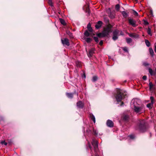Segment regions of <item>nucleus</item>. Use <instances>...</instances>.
I'll return each mask as SVG.
<instances>
[{
	"mask_svg": "<svg viewBox=\"0 0 156 156\" xmlns=\"http://www.w3.org/2000/svg\"><path fill=\"white\" fill-rule=\"evenodd\" d=\"M133 110L136 113L141 114L144 112L145 108L144 105L138 104L136 101L133 103Z\"/></svg>",
	"mask_w": 156,
	"mask_h": 156,
	"instance_id": "nucleus-1",
	"label": "nucleus"
},
{
	"mask_svg": "<svg viewBox=\"0 0 156 156\" xmlns=\"http://www.w3.org/2000/svg\"><path fill=\"white\" fill-rule=\"evenodd\" d=\"M145 123L144 120H142L139 122V125L135 127V129L141 132H143L146 130Z\"/></svg>",
	"mask_w": 156,
	"mask_h": 156,
	"instance_id": "nucleus-2",
	"label": "nucleus"
},
{
	"mask_svg": "<svg viewBox=\"0 0 156 156\" xmlns=\"http://www.w3.org/2000/svg\"><path fill=\"white\" fill-rule=\"evenodd\" d=\"M112 32V28L107 27L105 28L101 33L97 34V36L99 37H104L109 35V33Z\"/></svg>",
	"mask_w": 156,
	"mask_h": 156,
	"instance_id": "nucleus-3",
	"label": "nucleus"
},
{
	"mask_svg": "<svg viewBox=\"0 0 156 156\" xmlns=\"http://www.w3.org/2000/svg\"><path fill=\"white\" fill-rule=\"evenodd\" d=\"M124 95L120 90H118L115 98L117 102H120L123 98Z\"/></svg>",
	"mask_w": 156,
	"mask_h": 156,
	"instance_id": "nucleus-4",
	"label": "nucleus"
},
{
	"mask_svg": "<svg viewBox=\"0 0 156 156\" xmlns=\"http://www.w3.org/2000/svg\"><path fill=\"white\" fill-rule=\"evenodd\" d=\"M61 41L62 43L64 46H69V42L67 38H64L63 39H62Z\"/></svg>",
	"mask_w": 156,
	"mask_h": 156,
	"instance_id": "nucleus-5",
	"label": "nucleus"
},
{
	"mask_svg": "<svg viewBox=\"0 0 156 156\" xmlns=\"http://www.w3.org/2000/svg\"><path fill=\"white\" fill-rule=\"evenodd\" d=\"M92 144L94 146L95 151H96L98 149V144L97 141L94 139L93 140Z\"/></svg>",
	"mask_w": 156,
	"mask_h": 156,
	"instance_id": "nucleus-6",
	"label": "nucleus"
},
{
	"mask_svg": "<svg viewBox=\"0 0 156 156\" xmlns=\"http://www.w3.org/2000/svg\"><path fill=\"white\" fill-rule=\"evenodd\" d=\"M129 23V24L131 25L133 27H136V21L133 20V19H129L128 20Z\"/></svg>",
	"mask_w": 156,
	"mask_h": 156,
	"instance_id": "nucleus-7",
	"label": "nucleus"
},
{
	"mask_svg": "<svg viewBox=\"0 0 156 156\" xmlns=\"http://www.w3.org/2000/svg\"><path fill=\"white\" fill-rule=\"evenodd\" d=\"M107 126L110 127H112L113 126L114 123L113 122L110 120H108L107 122Z\"/></svg>",
	"mask_w": 156,
	"mask_h": 156,
	"instance_id": "nucleus-8",
	"label": "nucleus"
},
{
	"mask_svg": "<svg viewBox=\"0 0 156 156\" xmlns=\"http://www.w3.org/2000/svg\"><path fill=\"white\" fill-rule=\"evenodd\" d=\"M95 49L94 48H92L90 49L88 54V55L89 57H91L93 55V54L94 53Z\"/></svg>",
	"mask_w": 156,
	"mask_h": 156,
	"instance_id": "nucleus-9",
	"label": "nucleus"
},
{
	"mask_svg": "<svg viewBox=\"0 0 156 156\" xmlns=\"http://www.w3.org/2000/svg\"><path fill=\"white\" fill-rule=\"evenodd\" d=\"M102 24V22L101 21H99L95 25V27L97 29H98L101 27Z\"/></svg>",
	"mask_w": 156,
	"mask_h": 156,
	"instance_id": "nucleus-10",
	"label": "nucleus"
},
{
	"mask_svg": "<svg viewBox=\"0 0 156 156\" xmlns=\"http://www.w3.org/2000/svg\"><path fill=\"white\" fill-rule=\"evenodd\" d=\"M77 106L79 108H82L83 106V104L82 101H80L77 103Z\"/></svg>",
	"mask_w": 156,
	"mask_h": 156,
	"instance_id": "nucleus-11",
	"label": "nucleus"
},
{
	"mask_svg": "<svg viewBox=\"0 0 156 156\" xmlns=\"http://www.w3.org/2000/svg\"><path fill=\"white\" fill-rule=\"evenodd\" d=\"M119 31L118 30H114L113 33V36H118L119 35Z\"/></svg>",
	"mask_w": 156,
	"mask_h": 156,
	"instance_id": "nucleus-12",
	"label": "nucleus"
},
{
	"mask_svg": "<svg viewBox=\"0 0 156 156\" xmlns=\"http://www.w3.org/2000/svg\"><path fill=\"white\" fill-rule=\"evenodd\" d=\"M149 51L152 57H153L154 55V52L152 48H150L149 49Z\"/></svg>",
	"mask_w": 156,
	"mask_h": 156,
	"instance_id": "nucleus-13",
	"label": "nucleus"
},
{
	"mask_svg": "<svg viewBox=\"0 0 156 156\" xmlns=\"http://www.w3.org/2000/svg\"><path fill=\"white\" fill-rule=\"evenodd\" d=\"M87 28L89 31L91 32L93 30L91 27V25L90 23H89L87 25Z\"/></svg>",
	"mask_w": 156,
	"mask_h": 156,
	"instance_id": "nucleus-14",
	"label": "nucleus"
},
{
	"mask_svg": "<svg viewBox=\"0 0 156 156\" xmlns=\"http://www.w3.org/2000/svg\"><path fill=\"white\" fill-rule=\"evenodd\" d=\"M122 13L124 17H126L128 16V13L125 11L122 12Z\"/></svg>",
	"mask_w": 156,
	"mask_h": 156,
	"instance_id": "nucleus-15",
	"label": "nucleus"
},
{
	"mask_svg": "<svg viewBox=\"0 0 156 156\" xmlns=\"http://www.w3.org/2000/svg\"><path fill=\"white\" fill-rule=\"evenodd\" d=\"M66 95L69 98H72L73 97V94L71 93H67Z\"/></svg>",
	"mask_w": 156,
	"mask_h": 156,
	"instance_id": "nucleus-16",
	"label": "nucleus"
},
{
	"mask_svg": "<svg viewBox=\"0 0 156 156\" xmlns=\"http://www.w3.org/2000/svg\"><path fill=\"white\" fill-rule=\"evenodd\" d=\"M59 20H60V22L61 23V24H63L64 25H65L66 24V22H65V20L63 19H61V18H60Z\"/></svg>",
	"mask_w": 156,
	"mask_h": 156,
	"instance_id": "nucleus-17",
	"label": "nucleus"
},
{
	"mask_svg": "<svg viewBox=\"0 0 156 156\" xmlns=\"http://www.w3.org/2000/svg\"><path fill=\"white\" fill-rule=\"evenodd\" d=\"M149 72L151 75L152 76L154 74V71L151 68H149L148 69Z\"/></svg>",
	"mask_w": 156,
	"mask_h": 156,
	"instance_id": "nucleus-18",
	"label": "nucleus"
},
{
	"mask_svg": "<svg viewBox=\"0 0 156 156\" xmlns=\"http://www.w3.org/2000/svg\"><path fill=\"white\" fill-rule=\"evenodd\" d=\"M85 41L87 43L90 42L92 40V39L89 37L85 38Z\"/></svg>",
	"mask_w": 156,
	"mask_h": 156,
	"instance_id": "nucleus-19",
	"label": "nucleus"
},
{
	"mask_svg": "<svg viewBox=\"0 0 156 156\" xmlns=\"http://www.w3.org/2000/svg\"><path fill=\"white\" fill-rule=\"evenodd\" d=\"M90 117L91 119L93 120L94 122H95V118L94 116L92 114L90 115Z\"/></svg>",
	"mask_w": 156,
	"mask_h": 156,
	"instance_id": "nucleus-20",
	"label": "nucleus"
},
{
	"mask_svg": "<svg viewBox=\"0 0 156 156\" xmlns=\"http://www.w3.org/2000/svg\"><path fill=\"white\" fill-rule=\"evenodd\" d=\"M126 42L128 44L131 42L132 41V39L131 38H126Z\"/></svg>",
	"mask_w": 156,
	"mask_h": 156,
	"instance_id": "nucleus-21",
	"label": "nucleus"
},
{
	"mask_svg": "<svg viewBox=\"0 0 156 156\" xmlns=\"http://www.w3.org/2000/svg\"><path fill=\"white\" fill-rule=\"evenodd\" d=\"M145 42L146 45L147 47H149L150 46V42H149V41L148 40H145Z\"/></svg>",
	"mask_w": 156,
	"mask_h": 156,
	"instance_id": "nucleus-22",
	"label": "nucleus"
},
{
	"mask_svg": "<svg viewBox=\"0 0 156 156\" xmlns=\"http://www.w3.org/2000/svg\"><path fill=\"white\" fill-rule=\"evenodd\" d=\"M129 36L131 37H138L137 35H134V34H129Z\"/></svg>",
	"mask_w": 156,
	"mask_h": 156,
	"instance_id": "nucleus-23",
	"label": "nucleus"
},
{
	"mask_svg": "<svg viewBox=\"0 0 156 156\" xmlns=\"http://www.w3.org/2000/svg\"><path fill=\"white\" fill-rule=\"evenodd\" d=\"M84 35L86 37H89L90 35V33L87 30H86L84 33Z\"/></svg>",
	"mask_w": 156,
	"mask_h": 156,
	"instance_id": "nucleus-24",
	"label": "nucleus"
},
{
	"mask_svg": "<svg viewBox=\"0 0 156 156\" xmlns=\"http://www.w3.org/2000/svg\"><path fill=\"white\" fill-rule=\"evenodd\" d=\"M153 104V103H152L151 102V103H149L147 105V107L148 108H151Z\"/></svg>",
	"mask_w": 156,
	"mask_h": 156,
	"instance_id": "nucleus-25",
	"label": "nucleus"
},
{
	"mask_svg": "<svg viewBox=\"0 0 156 156\" xmlns=\"http://www.w3.org/2000/svg\"><path fill=\"white\" fill-rule=\"evenodd\" d=\"M147 33L149 35L151 36H152V34L151 33V29L149 27H148V28L147 30Z\"/></svg>",
	"mask_w": 156,
	"mask_h": 156,
	"instance_id": "nucleus-26",
	"label": "nucleus"
},
{
	"mask_svg": "<svg viewBox=\"0 0 156 156\" xmlns=\"http://www.w3.org/2000/svg\"><path fill=\"white\" fill-rule=\"evenodd\" d=\"M149 87H150V90H151L153 89V85L152 83L151 82H150L149 83Z\"/></svg>",
	"mask_w": 156,
	"mask_h": 156,
	"instance_id": "nucleus-27",
	"label": "nucleus"
},
{
	"mask_svg": "<svg viewBox=\"0 0 156 156\" xmlns=\"http://www.w3.org/2000/svg\"><path fill=\"white\" fill-rule=\"evenodd\" d=\"M119 8H120L119 5L118 4H117L116 5L115 7V9L116 10H117V11H118L119 9Z\"/></svg>",
	"mask_w": 156,
	"mask_h": 156,
	"instance_id": "nucleus-28",
	"label": "nucleus"
},
{
	"mask_svg": "<svg viewBox=\"0 0 156 156\" xmlns=\"http://www.w3.org/2000/svg\"><path fill=\"white\" fill-rule=\"evenodd\" d=\"M97 77L96 76H94L93 77L92 81L93 82H95L97 80Z\"/></svg>",
	"mask_w": 156,
	"mask_h": 156,
	"instance_id": "nucleus-29",
	"label": "nucleus"
},
{
	"mask_svg": "<svg viewBox=\"0 0 156 156\" xmlns=\"http://www.w3.org/2000/svg\"><path fill=\"white\" fill-rule=\"evenodd\" d=\"M150 100H151V103H154V98L153 97L151 96L150 98Z\"/></svg>",
	"mask_w": 156,
	"mask_h": 156,
	"instance_id": "nucleus-30",
	"label": "nucleus"
},
{
	"mask_svg": "<svg viewBox=\"0 0 156 156\" xmlns=\"http://www.w3.org/2000/svg\"><path fill=\"white\" fill-rule=\"evenodd\" d=\"M122 49L125 51L126 52H128V50L126 47H124L122 48Z\"/></svg>",
	"mask_w": 156,
	"mask_h": 156,
	"instance_id": "nucleus-31",
	"label": "nucleus"
},
{
	"mask_svg": "<svg viewBox=\"0 0 156 156\" xmlns=\"http://www.w3.org/2000/svg\"><path fill=\"white\" fill-rule=\"evenodd\" d=\"M112 38L114 41H115L118 39V36H113Z\"/></svg>",
	"mask_w": 156,
	"mask_h": 156,
	"instance_id": "nucleus-32",
	"label": "nucleus"
},
{
	"mask_svg": "<svg viewBox=\"0 0 156 156\" xmlns=\"http://www.w3.org/2000/svg\"><path fill=\"white\" fill-rule=\"evenodd\" d=\"M129 137L131 139H133L135 137L133 135H129Z\"/></svg>",
	"mask_w": 156,
	"mask_h": 156,
	"instance_id": "nucleus-33",
	"label": "nucleus"
},
{
	"mask_svg": "<svg viewBox=\"0 0 156 156\" xmlns=\"http://www.w3.org/2000/svg\"><path fill=\"white\" fill-rule=\"evenodd\" d=\"M48 3L51 6H53V4L51 0H48Z\"/></svg>",
	"mask_w": 156,
	"mask_h": 156,
	"instance_id": "nucleus-34",
	"label": "nucleus"
},
{
	"mask_svg": "<svg viewBox=\"0 0 156 156\" xmlns=\"http://www.w3.org/2000/svg\"><path fill=\"white\" fill-rule=\"evenodd\" d=\"M94 40L96 42H98V37H94Z\"/></svg>",
	"mask_w": 156,
	"mask_h": 156,
	"instance_id": "nucleus-35",
	"label": "nucleus"
},
{
	"mask_svg": "<svg viewBox=\"0 0 156 156\" xmlns=\"http://www.w3.org/2000/svg\"><path fill=\"white\" fill-rule=\"evenodd\" d=\"M133 14H134V15L137 16H138V13L136 11L133 10Z\"/></svg>",
	"mask_w": 156,
	"mask_h": 156,
	"instance_id": "nucleus-36",
	"label": "nucleus"
},
{
	"mask_svg": "<svg viewBox=\"0 0 156 156\" xmlns=\"http://www.w3.org/2000/svg\"><path fill=\"white\" fill-rule=\"evenodd\" d=\"M1 144H4V145H7V143L5 142V141H2L1 142Z\"/></svg>",
	"mask_w": 156,
	"mask_h": 156,
	"instance_id": "nucleus-37",
	"label": "nucleus"
},
{
	"mask_svg": "<svg viewBox=\"0 0 156 156\" xmlns=\"http://www.w3.org/2000/svg\"><path fill=\"white\" fill-rule=\"evenodd\" d=\"M144 24L145 25H148V22L146 21V20H144Z\"/></svg>",
	"mask_w": 156,
	"mask_h": 156,
	"instance_id": "nucleus-38",
	"label": "nucleus"
},
{
	"mask_svg": "<svg viewBox=\"0 0 156 156\" xmlns=\"http://www.w3.org/2000/svg\"><path fill=\"white\" fill-rule=\"evenodd\" d=\"M68 34L71 37H73V35L72 33H71L69 31L68 33Z\"/></svg>",
	"mask_w": 156,
	"mask_h": 156,
	"instance_id": "nucleus-39",
	"label": "nucleus"
},
{
	"mask_svg": "<svg viewBox=\"0 0 156 156\" xmlns=\"http://www.w3.org/2000/svg\"><path fill=\"white\" fill-rule=\"evenodd\" d=\"M143 64L145 66H147L149 65V64L146 62H144Z\"/></svg>",
	"mask_w": 156,
	"mask_h": 156,
	"instance_id": "nucleus-40",
	"label": "nucleus"
},
{
	"mask_svg": "<svg viewBox=\"0 0 156 156\" xmlns=\"http://www.w3.org/2000/svg\"><path fill=\"white\" fill-rule=\"evenodd\" d=\"M142 78L144 80H146L147 79V76H144Z\"/></svg>",
	"mask_w": 156,
	"mask_h": 156,
	"instance_id": "nucleus-41",
	"label": "nucleus"
},
{
	"mask_svg": "<svg viewBox=\"0 0 156 156\" xmlns=\"http://www.w3.org/2000/svg\"><path fill=\"white\" fill-rule=\"evenodd\" d=\"M154 46V51L156 53V43L155 44Z\"/></svg>",
	"mask_w": 156,
	"mask_h": 156,
	"instance_id": "nucleus-42",
	"label": "nucleus"
},
{
	"mask_svg": "<svg viewBox=\"0 0 156 156\" xmlns=\"http://www.w3.org/2000/svg\"><path fill=\"white\" fill-rule=\"evenodd\" d=\"M88 146H89V148L90 149H91L92 148V147H91V146H90V143L89 142H88Z\"/></svg>",
	"mask_w": 156,
	"mask_h": 156,
	"instance_id": "nucleus-43",
	"label": "nucleus"
},
{
	"mask_svg": "<svg viewBox=\"0 0 156 156\" xmlns=\"http://www.w3.org/2000/svg\"><path fill=\"white\" fill-rule=\"evenodd\" d=\"M103 44V41H101L100 42H99V44L101 45H102Z\"/></svg>",
	"mask_w": 156,
	"mask_h": 156,
	"instance_id": "nucleus-44",
	"label": "nucleus"
},
{
	"mask_svg": "<svg viewBox=\"0 0 156 156\" xmlns=\"http://www.w3.org/2000/svg\"><path fill=\"white\" fill-rule=\"evenodd\" d=\"M93 132L94 133V134L96 135L98 134V133L96 132V131L95 130H94L93 131Z\"/></svg>",
	"mask_w": 156,
	"mask_h": 156,
	"instance_id": "nucleus-45",
	"label": "nucleus"
},
{
	"mask_svg": "<svg viewBox=\"0 0 156 156\" xmlns=\"http://www.w3.org/2000/svg\"><path fill=\"white\" fill-rule=\"evenodd\" d=\"M82 77H83L84 78H86V75H85V73H84L83 76H82Z\"/></svg>",
	"mask_w": 156,
	"mask_h": 156,
	"instance_id": "nucleus-46",
	"label": "nucleus"
},
{
	"mask_svg": "<svg viewBox=\"0 0 156 156\" xmlns=\"http://www.w3.org/2000/svg\"><path fill=\"white\" fill-rule=\"evenodd\" d=\"M123 102H121V105H122L123 104Z\"/></svg>",
	"mask_w": 156,
	"mask_h": 156,
	"instance_id": "nucleus-47",
	"label": "nucleus"
},
{
	"mask_svg": "<svg viewBox=\"0 0 156 156\" xmlns=\"http://www.w3.org/2000/svg\"><path fill=\"white\" fill-rule=\"evenodd\" d=\"M126 116H125L124 118L125 119H126Z\"/></svg>",
	"mask_w": 156,
	"mask_h": 156,
	"instance_id": "nucleus-48",
	"label": "nucleus"
},
{
	"mask_svg": "<svg viewBox=\"0 0 156 156\" xmlns=\"http://www.w3.org/2000/svg\"><path fill=\"white\" fill-rule=\"evenodd\" d=\"M95 156H99V155H96Z\"/></svg>",
	"mask_w": 156,
	"mask_h": 156,
	"instance_id": "nucleus-49",
	"label": "nucleus"
},
{
	"mask_svg": "<svg viewBox=\"0 0 156 156\" xmlns=\"http://www.w3.org/2000/svg\"><path fill=\"white\" fill-rule=\"evenodd\" d=\"M136 1H137V0H135Z\"/></svg>",
	"mask_w": 156,
	"mask_h": 156,
	"instance_id": "nucleus-50",
	"label": "nucleus"
}]
</instances>
